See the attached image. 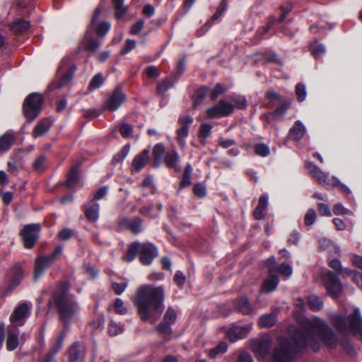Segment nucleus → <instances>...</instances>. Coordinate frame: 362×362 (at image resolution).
I'll return each instance as SVG.
<instances>
[{
  "instance_id": "obj_1",
  "label": "nucleus",
  "mask_w": 362,
  "mask_h": 362,
  "mask_svg": "<svg viewBox=\"0 0 362 362\" xmlns=\"http://www.w3.org/2000/svg\"><path fill=\"white\" fill-rule=\"evenodd\" d=\"M300 323V330L293 327L289 328L291 337L299 347H310L317 351L320 349V341L329 346L336 344V334L323 320L315 317L313 320L303 318Z\"/></svg>"
},
{
  "instance_id": "obj_2",
  "label": "nucleus",
  "mask_w": 362,
  "mask_h": 362,
  "mask_svg": "<svg viewBox=\"0 0 362 362\" xmlns=\"http://www.w3.org/2000/svg\"><path fill=\"white\" fill-rule=\"evenodd\" d=\"M165 291L163 286L144 284L139 286L134 303L140 319L154 324L161 316L164 308Z\"/></svg>"
},
{
  "instance_id": "obj_3",
  "label": "nucleus",
  "mask_w": 362,
  "mask_h": 362,
  "mask_svg": "<svg viewBox=\"0 0 362 362\" xmlns=\"http://www.w3.org/2000/svg\"><path fill=\"white\" fill-rule=\"evenodd\" d=\"M69 290L67 282L60 283L48 303L49 308L57 310L59 320L66 329L78 317L80 311L78 302L68 296Z\"/></svg>"
},
{
  "instance_id": "obj_4",
  "label": "nucleus",
  "mask_w": 362,
  "mask_h": 362,
  "mask_svg": "<svg viewBox=\"0 0 362 362\" xmlns=\"http://www.w3.org/2000/svg\"><path fill=\"white\" fill-rule=\"evenodd\" d=\"M330 322L339 332L344 334L349 332L362 339V317L359 308H356L354 313L349 315L344 313L332 315Z\"/></svg>"
},
{
  "instance_id": "obj_5",
  "label": "nucleus",
  "mask_w": 362,
  "mask_h": 362,
  "mask_svg": "<svg viewBox=\"0 0 362 362\" xmlns=\"http://www.w3.org/2000/svg\"><path fill=\"white\" fill-rule=\"evenodd\" d=\"M137 253H139L141 262L143 264L149 265L157 256L158 250L151 243L134 242L129 245L124 259L130 262L135 259Z\"/></svg>"
},
{
  "instance_id": "obj_6",
  "label": "nucleus",
  "mask_w": 362,
  "mask_h": 362,
  "mask_svg": "<svg viewBox=\"0 0 362 362\" xmlns=\"http://www.w3.org/2000/svg\"><path fill=\"white\" fill-rule=\"evenodd\" d=\"M296 354V348L287 338H277V346L272 354V362H292Z\"/></svg>"
},
{
  "instance_id": "obj_7",
  "label": "nucleus",
  "mask_w": 362,
  "mask_h": 362,
  "mask_svg": "<svg viewBox=\"0 0 362 362\" xmlns=\"http://www.w3.org/2000/svg\"><path fill=\"white\" fill-rule=\"evenodd\" d=\"M76 70V66L70 57L63 58L57 69L59 81L52 85V88L59 89L67 84L71 80Z\"/></svg>"
},
{
  "instance_id": "obj_8",
  "label": "nucleus",
  "mask_w": 362,
  "mask_h": 362,
  "mask_svg": "<svg viewBox=\"0 0 362 362\" xmlns=\"http://www.w3.org/2000/svg\"><path fill=\"white\" fill-rule=\"evenodd\" d=\"M33 304L30 301L23 302L17 305L9 317L11 328L23 326L31 314Z\"/></svg>"
},
{
  "instance_id": "obj_9",
  "label": "nucleus",
  "mask_w": 362,
  "mask_h": 362,
  "mask_svg": "<svg viewBox=\"0 0 362 362\" xmlns=\"http://www.w3.org/2000/svg\"><path fill=\"white\" fill-rule=\"evenodd\" d=\"M63 247L57 245L49 255L40 256L35 261L34 279L37 280L45 272L46 268L50 266L62 253Z\"/></svg>"
},
{
  "instance_id": "obj_10",
  "label": "nucleus",
  "mask_w": 362,
  "mask_h": 362,
  "mask_svg": "<svg viewBox=\"0 0 362 362\" xmlns=\"http://www.w3.org/2000/svg\"><path fill=\"white\" fill-rule=\"evenodd\" d=\"M43 103L41 94L33 93L25 99L23 105L25 116L30 121H33L40 113Z\"/></svg>"
},
{
  "instance_id": "obj_11",
  "label": "nucleus",
  "mask_w": 362,
  "mask_h": 362,
  "mask_svg": "<svg viewBox=\"0 0 362 362\" xmlns=\"http://www.w3.org/2000/svg\"><path fill=\"white\" fill-rule=\"evenodd\" d=\"M324 284L328 294L332 298L340 296L342 290V284L338 276L332 272H327L324 277Z\"/></svg>"
},
{
  "instance_id": "obj_12",
  "label": "nucleus",
  "mask_w": 362,
  "mask_h": 362,
  "mask_svg": "<svg viewBox=\"0 0 362 362\" xmlns=\"http://www.w3.org/2000/svg\"><path fill=\"white\" fill-rule=\"evenodd\" d=\"M40 230V226L37 223L28 224L23 228L21 234L26 248L33 247L38 238Z\"/></svg>"
},
{
  "instance_id": "obj_13",
  "label": "nucleus",
  "mask_w": 362,
  "mask_h": 362,
  "mask_svg": "<svg viewBox=\"0 0 362 362\" xmlns=\"http://www.w3.org/2000/svg\"><path fill=\"white\" fill-rule=\"evenodd\" d=\"M126 95L123 92L122 88H117L107 98L104 103L105 109L111 112L117 110L125 101Z\"/></svg>"
},
{
  "instance_id": "obj_14",
  "label": "nucleus",
  "mask_w": 362,
  "mask_h": 362,
  "mask_svg": "<svg viewBox=\"0 0 362 362\" xmlns=\"http://www.w3.org/2000/svg\"><path fill=\"white\" fill-rule=\"evenodd\" d=\"M272 339L269 335H265L260 339L252 341V351L260 357H266L270 352Z\"/></svg>"
},
{
  "instance_id": "obj_15",
  "label": "nucleus",
  "mask_w": 362,
  "mask_h": 362,
  "mask_svg": "<svg viewBox=\"0 0 362 362\" xmlns=\"http://www.w3.org/2000/svg\"><path fill=\"white\" fill-rule=\"evenodd\" d=\"M251 329V325L243 326L233 325L226 330V334L230 341L235 342L239 339L246 337Z\"/></svg>"
},
{
  "instance_id": "obj_16",
  "label": "nucleus",
  "mask_w": 362,
  "mask_h": 362,
  "mask_svg": "<svg viewBox=\"0 0 362 362\" xmlns=\"http://www.w3.org/2000/svg\"><path fill=\"white\" fill-rule=\"evenodd\" d=\"M103 8L98 6L94 13L91 21V28L95 30L96 34L100 37L105 36L111 28L110 23L106 21L100 22L98 21L102 13Z\"/></svg>"
},
{
  "instance_id": "obj_17",
  "label": "nucleus",
  "mask_w": 362,
  "mask_h": 362,
  "mask_svg": "<svg viewBox=\"0 0 362 362\" xmlns=\"http://www.w3.org/2000/svg\"><path fill=\"white\" fill-rule=\"evenodd\" d=\"M86 356V348L78 342L74 343L69 350V362H78L83 360Z\"/></svg>"
},
{
  "instance_id": "obj_18",
  "label": "nucleus",
  "mask_w": 362,
  "mask_h": 362,
  "mask_svg": "<svg viewBox=\"0 0 362 362\" xmlns=\"http://www.w3.org/2000/svg\"><path fill=\"white\" fill-rule=\"evenodd\" d=\"M235 310L240 312L243 315H253L257 313L256 310L251 305L248 298L245 296L238 299Z\"/></svg>"
},
{
  "instance_id": "obj_19",
  "label": "nucleus",
  "mask_w": 362,
  "mask_h": 362,
  "mask_svg": "<svg viewBox=\"0 0 362 362\" xmlns=\"http://www.w3.org/2000/svg\"><path fill=\"white\" fill-rule=\"evenodd\" d=\"M268 199L269 197L267 194H264L259 197L258 204L253 212V215L256 219L262 220L264 218L267 214Z\"/></svg>"
},
{
  "instance_id": "obj_20",
  "label": "nucleus",
  "mask_w": 362,
  "mask_h": 362,
  "mask_svg": "<svg viewBox=\"0 0 362 362\" xmlns=\"http://www.w3.org/2000/svg\"><path fill=\"white\" fill-rule=\"evenodd\" d=\"M7 331L6 348L8 351H13L19 344V329L18 328H11L10 326H8Z\"/></svg>"
},
{
  "instance_id": "obj_21",
  "label": "nucleus",
  "mask_w": 362,
  "mask_h": 362,
  "mask_svg": "<svg viewBox=\"0 0 362 362\" xmlns=\"http://www.w3.org/2000/svg\"><path fill=\"white\" fill-rule=\"evenodd\" d=\"M99 204L94 200H90L85 205V214L87 218L91 222H95L99 217Z\"/></svg>"
},
{
  "instance_id": "obj_22",
  "label": "nucleus",
  "mask_w": 362,
  "mask_h": 362,
  "mask_svg": "<svg viewBox=\"0 0 362 362\" xmlns=\"http://www.w3.org/2000/svg\"><path fill=\"white\" fill-rule=\"evenodd\" d=\"M148 159L149 151L144 149L134 157L132 161V166L136 172H139L146 165Z\"/></svg>"
},
{
  "instance_id": "obj_23",
  "label": "nucleus",
  "mask_w": 362,
  "mask_h": 362,
  "mask_svg": "<svg viewBox=\"0 0 362 362\" xmlns=\"http://www.w3.org/2000/svg\"><path fill=\"white\" fill-rule=\"evenodd\" d=\"M305 132V125L300 120H297L289 129L288 136L296 141H299L304 136Z\"/></svg>"
},
{
  "instance_id": "obj_24",
  "label": "nucleus",
  "mask_w": 362,
  "mask_h": 362,
  "mask_svg": "<svg viewBox=\"0 0 362 362\" xmlns=\"http://www.w3.org/2000/svg\"><path fill=\"white\" fill-rule=\"evenodd\" d=\"M81 45L83 46L85 50L89 52H94L99 48L100 42L98 40L94 39L91 36L90 31L88 30L83 37Z\"/></svg>"
},
{
  "instance_id": "obj_25",
  "label": "nucleus",
  "mask_w": 362,
  "mask_h": 362,
  "mask_svg": "<svg viewBox=\"0 0 362 362\" xmlns=\"http://www.w3.org/2000/svg\"><path fill=\"white\" fill-rule=\"evenodd\" d=\"M179 156L175 148L168 151L165 157V162L169 168L174 169L175 171H180V167L177 165Z\"/></svg>"
},
{
  "instance_id": "obj_26",
  "label": "nucleus",
  "mask_w": 362,
  "mask_h": 362,
  "mask_svg": "<svg viewBox=\"0 0 362 362\" xmlns=\"http://www.w3.org/2000/svg\"><path fill=\"white\" fill-rule=\"evenodd\" d=\"M79 168L80 164L78 163L74 164L70 169L68 174L67 180L66 181V186L69 188L74 187L79 180Z\"/></svg>"
},
{
  "instance_id": "obj_27",
  "label": "nucleus",
  "mask_w": 362,
  "mask_h": 362,
  "mask_svg": "<svg viewBox=\"0 0 362 362\" xmlns=\"http://www.w3.org/2000/svg\"><path fill=\"white\" fill-rule=\"evenodd\" d=\"M122 223L133 233L137 234L141 231L142 221L139 217H136L132 219L124 218Z\"/></svg>"
},
{
  "instance_id": "obj_28",
  "label": "nucleus",
  "mask_w": 362,
  "mask_h": 362,
  "mask_svg": "<svg viewBox=\"0 0 362 362\" xmlns=\"http://www.w3.org/2000/svg\"><path fill=\"white\" fill-rule=\"evenodd\" d=\"M273 274H270L269 276L264 281L262 287V292L263 293H271L274 291L277 287L279 279V277Z\"/></svg>"
},
{
  "instance_id": "obj_29",
  "label": "nucleus",
  "mask_w": 362,
  "mask_h": 362,
  "mask_svg": "<svg viewBox=\"0 0 362 362\" xmlns=\"http://www.w3.org/2000/svg\"><path fill=\"white\" fill-rule=\"evenodd\" d=\"M165 152V146L162 144H157L155 145L153 149V166L155 168H158L163 156Z\"/></svg>"
},
{
  "instance_id": "obj_30",
  "label": "nucleus",
  "mask_w": 362,
  "mask_h": 362,
  "mask_svg": "<svg viewBox=\"0 0 362 362\" xmlns=\"http://www.w3.org/2000/svg\"><path fill=\"white\" fill-rule=\"evenodd\" d=\"M276 322V313L262 315L259 319V325L261 327H270Z\"/></svg>"
},
{
  "instance_id": "obj_31",
  "label": "nucleus",
  "mask_w": 362,
  "mask_h": 362,
  "mask_svg": "<svg viewBox=\"0 0 362 362\" xmlns=\"http://www.w3.org/2000/svg\"><path fill=\"white\" fill-rule=\"evenodd\" d=\"M15 141L14 136L11 134H4L0 137V151L6 152L12 146Z\"/></svg>"
},
{
  "instance_id": "obj_32",
  "label": "nucleus",
  "mask_w": 362,
  "mask_h": 362,
  "mask_svg": "<svg viewBox=\"0 0 362 362\" xmlns=\"http://www.w3.org/2000/svg\"><path fill=\"white\" fill-rule=\"evenodd\" d=\"M124 0H112L117 19L123 18L128 10L127 6L124 5Z\"/></svg>"
},
{
  "instance_id": "obj_33",
  "label": "nucleus",
  "mask_w": 362,
  "mask_h": 362,
  "mask_svg": "<svg viewBox=\"0 0 362 362\" xmlns=\"http://www.w3.org/2000/svg\"><path fill=\"white\" fill-rule=\"evenodd\" d=\"M193 121L194 119L192 117L189 115H180L177 121L179 127L176 131L189 132V127L192 124Z\"/></svg>"
},
{
  "instance_id": "obj_34",
  "label": "nucleus",
  "mask_w": 362,
  "mask_h": 362,
  "mask_svg": "<svg viewBox=\"0 0 362 362\" xmlns=\"http://www.w3.org/2000/svg\"><path fill=\"white\" fill-rule=\"evenodd\" d=\"M30 28V23L22 19L14 21L11 25V30L15 33H23Z\"/></svg>"
},
{
  "instance_id": "obj_35",
  "label": "nucleus",
  "mask_w": 362,
  "mask_h": 362,
  "mask_svg": "<svg viewBox=\"0 0 362 362\" xmlns=\"http://www.w3.org/2000/svg\"><path fill=\"white\" fill-rule=\"evenodd\" d=\"M49 129H50L49 122L48 120H43V121L40 122V123H38L35 126L33 133V135L34 137H38V136H43L47 132H48Z\"/></svg>"
},
{
  "instance_id": "obj_36",
  "label": "nucleus",
  "mask_w": 362,
  "mask_h": 362,
  "mask_svg": "<svg viewBox=\"0 0 362 362\" xmlns=\"http://www.w3.org/2000/svg\"><path fill=\"white\" fill-rule=\"evenodd\" d=\"M208 92L209 88L206 86H203L194 93L193 96V106L194 108L197 107L202 103Z\"/></svg>"
},
{
  "instance_id": "obj_37",
  "label": "nucleus",
  "mask_w": 362,
  "mask_h": 362,
  "mask_svg": "<svg viewBox=\"0 0 362 362\" xmlns=\"http://www.w3.org/2000/svg\"><path fill=\"white\" fill-rule=\"evenodd\" d=\"M308 304L313 311H318L323 307V301L315 295H310L308 297Z\"/></svg>"
},
{
  "instance_id": "obj_38",
  "label": "nucleus",
  "mask_w": 362,
  "mask_h": 362,
  "mask_svg": "<svg viewBox=\"0 0 362 362\" xmlns=\"http://www.w3.org/2000/svg\"><path fill=\"white\" fill-rule=\"evenodd\" d=\"M228 349V344L225 341L220 342L216 346L211 349L209 351V356L211 358H216L220 354L225 353Z\"/></svg>"
},
{
  "instance_id": "obj_39",
  "label": "nucleus",
  "mask_w": 362,
  "mask_h": 362,
  "mask_svg": "<svg viewBox=\"0 0 362 362\" xmlns=\"http://www.w3.org/2000/svg\"><path fill=\"white\" fill-rule=\"evenodd\" d=\"M192 167L190 164H187L185 167L182 181L180 184V189L184 188L191 183V175L192 173Z\"/></svg>"
},
{
  "instance_id": "obj_40",
  "label": "nucleus",
  "mask_w": 362,
  "mask_h": 362,
  "mask_svg": "<svg viewBox=\"0 0 362 362\" xmlns=\"http://www.w3.org/2000/svg\"><path fill=\"white\" fill-rule=\"evenodd\" d=\"M219 104L221 110V115L223 117L228 116L234 110V105L231 103L221 100L219 101Z\"/></svg>"
},
{
  "instance_id": "obj_41",
  "label": "nucleus",
  "mask_w": 362,
  "mask_h": 362,
  "mask_svg": "<svg viewBox=\"0 0 362 362\" xmlns=\"http://www.w3.org/2000/svg\"><path fill=\"white\" fill-rule=\"evenodd\" d=\"M173 86V82L168 78H165L157 85V92L159 95H163Z\"/></svg>"
},
{
  "instance_id": "obj_42",
  "label": "nucleus",
  "mask_w": 362,
  "mask_h": 362,
  "mask_svg": "<svg viewBox=\"0 0 362 362\" xmlns=\"http://www.w3.org/2000/svg\"><path fill=\"white\" fill-rule=\"evenodd\" d=\"M296 94L299 102H303L307 96L306 88L304 83H298L296 86Z\"/></svg>"
},
{
  "instance_id": "obj_43",
  "label": "nucleus",
  "mask_w": 362,
  "mask_h": 362,
  "mask_svg": "<svg viewBox=\"0 0 362 362\" xmlns=\"http://www.w3.org/2000/svg\"><path fill=\"white\" fill-rule=\"evenodd\" d=\"M65 334H66L65 331H62L60 333V335L57 338V341H55V343L54 344V345L51 348L50 351H51L52 355H54L57 353H58L59 351V350L62 349V347L63 346V342H64V337H65Z\"/></svg>"
},
{
  "instance_id": "obj_44",
  "label": "nucleus",
  "mask_w": 362,
  "mask_h": 362,
  "mask_svg": "<svg viewBox=\"0 0 362 362\" xmlns=\"http://www.w3.org/2000/svg\"><path fill=\"white\" fill-rule=\"evenodd\" d=\"M103 83V75L99 73L94 76L89 83V88L91 90H95L100 88Z\"/></svg>"
},
{
  "instance_id": "obj_45",
  "label": "nucleus",
  "mask_w": 362,
  "mask_h": 362,
  "mask_svg": "<svg viewBox=\"0 0 362 362\" xmlns=\"http://www.w3.org/2000/svg\"><path fill=\"white\" fill-rule=\"evenodd\" d=\"M275 273H279L286 277H288L292 274L293 269L289 264H281L276 268Z\"/></svg>"
},
{
  "instance_id": "obj_46",
  "label": "nucleus",
  "mask_w": 362,
  "mask_h": 362,
  "mask_svg": "<svg viewBox=\"0 0 362 362\" xmlns=\"http://www.w3.org/2000/svg\"><path fill=\"white\" fill-rule=\"evenodd\" d=\"M232 100L234 103V108H238L240 110L245 109L247 107V101L244 96L243 95H235L232 98Z\"/></svg>"
},
{
  "instance_id": "obj_47",
  "label": "nucleus",
  "mask_w": 362,
  "mask_h": 362,
  "mask_svg": "<svg viewBox=\"0 0 362 362\" xmlns=\"http://www.w3.org/2000/svg\"><path fill=\"white\" fill-rule=\"evenodd\" d=\"M189 135V132L176 131V141L179 146L182 148L186 146V139Z\"/></svg>"
},
{
  "instance_id": "obj_48",
  "label": "nucleus",
  "mask_w": 362,
  "mask_h": 362,
  "mask_svg": "<svg viewBox=\"0 0 362 362\" xmlns=\"http://www.w3.org/2000/svg\"><path fill=\"white\" fill-rule=\"evenodd\" d=\"M164 319L168 325H172L177 320V315L174 309L169 307L164 315Z\"/></svg>"
},
{
  "instance_id": "obj_49",
  "label": "nucleus",
  "mask_w": 362,
  "mask_h": 362,
  "mask_svg": "<svg viewBox=\"0 0 362 362\" xmlns=\"http://www.w3.org/2000/svg\"><path fill=\"white\" fill-rule=\"evenodd\" d=\"M255 151L258 156L265 157L269 154L270 149L267 145L259 144L255 145Z\"/></svg>"
},
{
  "instance_id": "obj_50",
  "label": "nucleus",
  "mask_w": 362,
  "mask_h": 362,
  "mask_svg": "<svg viewBox=\"0 0 362 362\" xmlns=\"http://www.w3.org/2000/svg\"><path fill=\"white\" fill-rule=\"evenodd\" d=\"M129 151V147L128 146H125L121 151H119L113 157L112 163L114 164H117L122 162L127 157Z\"/></svg>"
},
{
  "instance_id": "obj_51",
  "label": "nucleus",
  "mask_w": 362,
  "mask_h": 362,
  "mask_svg": "<svg viewBox=\"0 0 362 362\" xmlns=\"http://www.w3.org/2000/svg\"><path fill=\"white\" fill-rule=\"evenodd\" d=\"M108 330L110 335L116 336L123 332V327L115 321L111 320L108 326Z\"/></svg>"
},
{
  "instance_id": "obj_52",
  "label": "nucleus",
  "mask_w": 362,
  "mask_h": 362,
  "mask_svg": "<svg viewBox=\"0 0 362 362\" xmlns=\"http://www.w3.org/2000/svg\"><path fill=\"white\" fill-rule=\"evenodd\" d=\"M316 220V212L314 209H309L305 215V225L310 226L313 225Z\"/></svg>"
},
{
  "instance_id": "obj_53",
  "label": "nucleus",
  "mask_w": 362,
  "mask_h": 362,
  "mask_svg": "<svg viewBox=\"0 0 362 362\" xmlns=\"http://www.w3.org/2000/svg\"><path fill=\"white\" fill-rule=\"evenodd\" d=\"M23 276V272L21 267H16L15 269V273L11 279V284L13 286H18Z\"/></svg>"
},
{
  "instance_id": "obj_54",
  "label": "nucleus",
  "mask_w": 362,
  "mask_h": 362,
  "mask_svg": "<svg viewBox=\"0 0 362 362\" xmlns=\"http://www.w3.org/2000/svg\"><path fill=\"white\" fill-rule=\"evenodd\" d=\"M194 194L200 198H203L206 194V187L202 183H197L193 187Z\"/></svg>"
},
{
  "instance_id": "obj_55",
  "label": "nucleus",
  "mask_w": 362,
  "mask_h": 362,
  "mask_svg": "<svg viewBox=\"0 0 362 362\" xmlns=\"http://www.w3.org/2000/svg\"><path fill=\"white\" fill-rule=\"evenodd\" d=\"M212 127L209 124H202L199 132V136L206 139L211 132Z\"/></svg>"
},
{
  "instance_id": "obj_56",
  "label": "nucleus",
  "mask_w": 362,
  "mask_h": 362,
  "mask_svg": "<svg viewBox=\"0 0 362 362\" xmlns=\"http://www.w3.org/2000/svg\"><path fill=\"white\" fill-rule=\"evenodd\" d=\"M221 107L219 103L214 105V107L209 108L206 111L207 115L209 117L214 118V117H223L221 115Z\"/></svg>"
},
{
  "instance_id": "obj_57",
  "label": "nucleus",
  "mask_w": 362,
  "mask_h": 362,
  "mask_svg": "<svg viewBox=\"0 0 362 362\" xmlns=\"http://www.w3.org/2000/svg\"><path fill=\"white\" fill-rule=\"evenodd\" d=\"M313 54L318 57L325 52V47L322 44H313L310 46Z\"/></svg>"
},
{
  "instance_id": "obj_58",
  "label": "nucleus",
  "mask_w": 362,
  "mask_h": 362,
  "mask_svg": "<svg viewBox=\"0 0 362 362\" xmlns=\"http://www.w3.org/2000/svg\"><path fill=\"white\" fill-rule=\"evenodd\" d=\"M228 8L227 0H222L218 6L216 12L213 15L212 19L217 20L226 11Z\"/></svg>"
},
{
  "instance_id": "obj_59",
  "label": "nucleus",
  "mask_w": 362,
  "mask_h": 362,
  "mask_svg": "<svg viewBox=\"0 0 362 362\" xmlns=\"http://www.w3.org/2000/svg\"><path fill=\"white\" fill-rule=\"evenodd\" d=\"M115 312L120 315H124L127 313V308L124 305V302L121 298H117L115 301Z\"/></svg>"
},
{
  "instance_id": "obj_60",
  "label": "nucleus",
  "mask_w": 362,
  "mask_h": 362,
  "mask_svg": "<svg viewBox=\"0 0 362 362\" xmlns=\"http://www.w3.org/2000/svg\"><path fill=\"white\" fill-rule=\"evenodd\" d=\"M288 103L284 104L278 107L276 110L269 113V115H273L276 118L283 117L287 111Z\"/></svg>"
},
{
  "instance_id": "obj_61",
  "label": "nucleus",
  "mask_w": 362,
  "mask_h": 362,
  "mask_svg": "<svg viewBox=\"0 0 362 362\" xmlns=\"http://www.w3.org/2000/svg\"><path fill=\"white\" fill-rule=\"evenodd\" d=\"M333 212L335 215L352 214L351 211L345 208L341 204L338 203L334 205Z\"/></svg>"
},
{
  "instance_id": "obj_62",
  "label": "nucleus",
  "mask_w": 362,
  "mask_h": 362,
  "mask_svg": "<svg viewBox=\"0 0 362 362\" xmlns=\"http://www.w3.org/2000/svg\"><path fill=\"white\" fill-rule=\"evenodd\" d=\"M132 127L127 123L122 124L119 128V132L124 138L129 137L132 134Z\"/></svg>"
},
{
  "instance_id": "obj_63",
  "label": "nucleus",
  "mask_w": 362,
  "mask_h": 362,
  "mask_svg": "<svg viewBox=\"0 0 362 362\" xmlns=\"http://www.w3.org/2000/svg\"><path fill=\"white\" fill-rule=\"evenodd\" d=\"M74 235V230L70 228H64L58 233L59 238L62 240H67Z\"/></svg>"
},
{
  "instance_id": "obj_64",
  "label": "nucleus",
  "mask_w": 362,
  "mask_h": 362,
  "mask_svg": "<svg viewBox=\"0 0 362 362\" xmlns=\"http://www.w3.org/2000/svg\"><path fill=\"white\" fill-rule=\"evenodd\" d=\"M305 168L309 170L310 174L315 177L318 173H321V169L312 162L306 161Z\"/></svg>"
}]
</instances>
